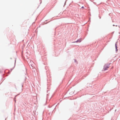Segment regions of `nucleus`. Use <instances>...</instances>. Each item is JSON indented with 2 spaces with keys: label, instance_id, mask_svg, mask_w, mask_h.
<instances>
[{
  "label": "nucleus",
  "instance_id": "nucleus-2",
  "mask_svg": "<svg viewBox=\"0 0 120 120\" xmlns=\"http://www.w3.org/2000/svg\"><path fill=\"white\" fill-rule=\"evenodd\" d=\"M81 41V39H79L77 41L75 42H80Z\"/></svg>",
  "mask_w": 120,
  "mask_h": 120
},
{
  "label": "nucleus",
  "instance_id": "nucleus-1",
  "mask_svg": "<svg viewBox=\"0 0 120 120\" xmlns=\"http://www.w3.org/2000/svg\"><path fill=\"white\" fill-rule=\"evenodd\" d=\"M109 68V67L106 65H105L104 66V70H106L108 69Z\"/></svg>",
  "mask_w": 120,
  "mask_h": 120
},
{
  "label": "nucleus",
  "instance_id": "nucleus-4",
  "mask_svg": "<svg viewBox=\"0 0 120 120\" xmlns=\"http://www.w3.org/2000/svg\"><path fill=\"white\" fill-rule=\"evenodd\" d=\"M82 8H84V7H82Z\"/></svg>",
  "mask_w": 120,
  "mask_h": 120
},
{
  "label": "nucleus",
  "instance_id": "nucleus-3",
  "mask_svg": "<svg viewBox=\"0 0 120 120\" xmlns=\"http://www.w3.org/2000/svg\"><path fill=\"white\" fill-rule=\"evenodd\" d=\"M115 46H116V49H117V44L116 43L115 44Z\"/></svg>",
  "mask_w": 120,
  "mask_h": 120
}]
</instances>
